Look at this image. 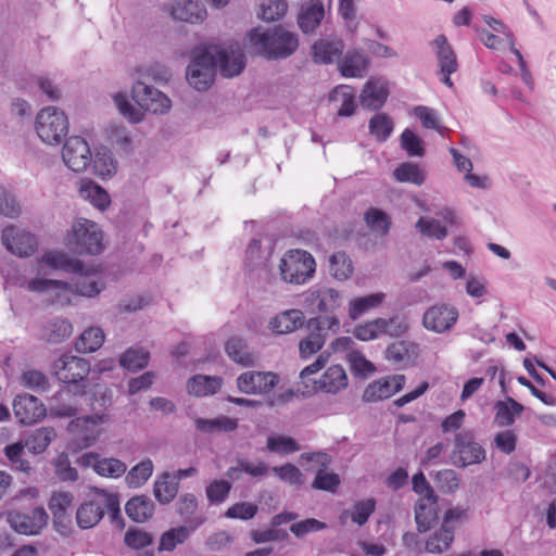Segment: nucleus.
I'll return each instance as SVG.
<instances>
[{
  "label": "nucleus",
  "mask_w": 556,
  "mask_h": 556,
  "mask_svg": "<svg viewBox=\"0 0 556 556\" xmlns=\"http://www.w3.org/2000/svg\"><path fill=\"white\" fill-rule=\"evenodd\" d=\"M179 491V484L170 472H163L154 481L153 495L163 505L169 504Z\"/></svg>",
  "instance_id": "36"
},
{
  "label": "nucleus",
  "mask_w": 556,
  "mask_h": 556,
  "mask_svg": "<svg viewBox=\"0 0 556 556\" xmlns=\"http://www.w3.org/2000/svg\"><path fill=\"white\" fill-rule=\"evenodd\" d=\"M20 383L24 388L36 392H46L50 388L49 378L43 372L36 369L25 370L20 378Z\"/></svg>",
  "instance_id": "56"
},
{
  "label": "nucleus",
  "mask_w": 556,
  "mask_h": 556,
  "mask_svg": "<svg viewBox=\"0 0 556 556\" xmlns=\"http://www.w3.org/2000/svg\"><path fill=\"white\" fill-rule=\"evenodd\" d=\"M127 516L136 522H144L154 514V504L146 495L131 497L125 506Z\"/></svg>",
  "instance_id": "42"
},
{
  "label": "nucleus",
  "mask_w": 556,
  "mask_h": 556,
  "mask_svg": "<svg viewBox=\"0 0 556 556\" xmlns=\"http://www.w3.org/2000/svg\"><path fill=\"white\" fill-rule=\"evenodd\" d=\"M366 225L375 232L386 236L390 230L391 220L387 213L383 211L371 207L364 216Z\"/></svg>",
  "instance_id": "54"
},
{
  "label": "nucleus",
  "mask_w": 556,
  "mask_h": 556,
  "mask_svg": "<svg viewBox=\"0 0 556 556\" xmlns=\"http://www.w3.org/2000/svg\"><path fill=\"white\" fill-rule=\"evenodd\" d=\"M438 519V497L420 498L415 506V521L420 533L428 531Z\"/></svg>",
  "instance_id": "31"
},
{
  "label": "nucleus",
  "mask_w": 556,
  "mask_h": 556,
  "mask_svg": "<svg viewBox=\"0 0 556 556\" xmlns=\"http://www.w3.org/2000/svg\"><path fill=\"white\" fill-rule=\"evenodd\" d=\"M344 42L338 37L320 38L313 46V58L316 63L330 64L338 61L343 53Z\"/></svg>",
  "instance_id": "25"
},
{
  "label": "nucleus",
  "mask_w": 556,
  "mask_h": 556,
  "mask_svg": "<svg viewBox=\"0 0 556 556\" xmlns=\"http://www.w3.org/2000/svg\"><path fill=\"white\" fill-rule=\"evenodd\" d=\"M325 344V336L316 330H311L309 334L299 343V353L301 358L306 359L316 354Z\"/></svg>",
  "instance_id": "57"
},
{
  "label": "nucleus",
  "mask_w": 556,
  "mask_h": 556,
  "mask_svg": "<svg viewBox=\"0 0 556 556\" xmlns=\"http://www.w3.org/2000/svg\"><path fill=\"white\" fill-rule=\"evenodd\" d=\"M111 421L108 413H94L73 418L66 426L73 445L78 450L93 446L105 432L104 425Z\"/></svg>",
  "instance_id": "3"
},
{
  "label": "nucleus",
  "mask_w": 556,
  "mask_h": 556,
  "mask_svg": "<svg viewBox=\"0 0 556 556\" xmlns=\"http://www.w3.org/2000/svg\"><path fill=\"white\" fill-rule=\"evenodd\" d=\"M22 287L30 292L49 294L58 301L68 300V295L73 290L71 283L40 277L25 281Z\"/></svg>",
  "instance_id": "22"
},
{
  "label": "nucleus",
  "mask_w": 556,
  "mask_h": 556,
  "mask_svg": "<svg viewBox=\"0 0 556 556\" xmlns=\"http://www.w3.org/2000/svg\"><path fill=\"white\" fill-rule=\"evenodd\" d=\"M525 410L523 405L516 402L511 397H506L503 401H497L494 404V422L498 427L511 426L516 418L519 417Z\"/></svg>",
  "instance_id": "34"
},
{
  "label": "nucleus",
  "mask_w": 556,
  "mask_h": 556,
  "mask_svg": "<svg viewBox=\"0 0 556 556\" xmlns=\"http://www.w3.org/2000/svg\"><path fill=\"white\" fill-rule=\"evenodd\" d=\"M324 16V4L320 1H311L302 7L298 23L303 33L309 34L316 30Z\"/></svg>",
  "instance_id": "32"
},
{
  "label": "nucleus",
  "mask_w": 556,
  "mask_h": 556,
  "mask_svg": "<svg viewBox=\"0 0 556 556\" xmlns=\"http://www.w3.org/2000/svg\"><path fill=\"white\" fill-rule=\"evenodd\" d=\"M304 314L300 309H286L269 320L268 327L276 334L292 333L304 325Z\"/></svg>",
  "instance_id": "28"
},
{
  "label": "nucleus",
  "mask_w": 556,
  "mask_h": 556,
  "mask_svg": "<svg viewBox=\"0 0 556 556\" xmlns=\"http://www.w3.org/2000/svg\"><path fill=\"white\" fill-rule=\"evenodd\" d=\"M389 96L388 83L381 77H371L364 85L359 101L361 105L367 110L381 109Z\"/></svg>",
  "instance_id": "21"
},
{
  "label": "nucleus",
  "mask_w": 556,
  "mask_h": 556,
  "mask_svg": "<svg viewBox=\"0 0 556 556\" xmlns=\"http://www.w3.org/2000/svg\"><path fill=\"white\" fill-rule=\"evenodd\" d=\"M288 11V3L285 0H267L261 5L260 17L266 22L280 20Z\"/></svg>",
  "instance_id": "64"
},
{
  "label": "nucleus",
  "mask_w": 556,
  "mask_h": 556,
  "mask_svg": "<svg viewBox=\"0 0 556 556\" xmlns=\"http://www.w3.org/2000/svg\"><path fill=\"white\" fill-rule=\"evenodd\" d=\"M72 324L62 318H55L47 323L43 327V338L49 343H60L72 334Z\"/></svg>",
  "instance_id": "45"
},
{
  "label": "nucleus",
  "mask_w": 556,
  "mask_h": 556,
  "mask_svg": "<svg viewBox=\"0 0 556 556\" xmlns=\"http://www.w3.org/2000/svg\"><path fill=\"white\" fill-rule=\"evenodd\" d=\"M73 501L74 495L68 491H56L51 494L48 507L53 516V523L59 531L67 528L70 522L67 510Z\"/></svg>",
  "instance_id": "26"
},
{
  "label": "nucleus",
  "mask_w": 556,
  "mask_h": 556,
  "mask_svg": "<svg viewBox=\"0 0 556 556\" xmlns=\"http://www.w3.org/2000/svg\"><path fill=\"white\" fill-rule=\"evenodd\" d=\"M222 379L212 376L198 375L188 381V392L195 396H207L215 394L222 387Z\"/></svg>",
  "instance_id": "44"
},
{
  "label": "nucleus",
  "mask_w": 556,
  "mask_h": 556,
  "mask_svg": "<svg viewBox=\"0 0 556 556\" xmlns=\"http://www.w3.org/2000/svg\"><path fill=\"white\" fill-rule=\"evenodd\" d=\"M459 481L458 473L453 469H442L434 475L437 488L442 493H455L459 488Z\"/></svg>",
  "instance_id": "59"
},
{
  "label": "nucleus",
  "mask_w": 556,
  "mask_h": 556,
  "mask_svg": "<svg viewBox=\"0 0 556 556\" xmlns=\"http://www.w3.org/2000/svg\"><path fill=\"white\" fill-rule=\"evenodd\" d=\"M244 47L250 53L270 60L286 59L296 51L299 38L281 26L269 29L255 27L247 34Z\"/></svg>",
  "instance_id": "2"
},
{
  "label": "nucleus",
  "mask_w": 556,
  "mask_h": 556,
  "mask_svg": "<svg viewBox=\"0 0 556 556\" xmlns=\"http://www.w3.org/2000/svg\"><path fill=\"white\" fill-rule=\"evenodd\" d=\"M62 159L72 170H85L91 163L89 144L79 136L70 137L64 143Z\"/></svg>",
  "instance_id": "14"
},
{
  "label": "nucleus",
  "mask_w": 556,
  "mask_h": 556,
  "mask_svg": "<svg viewBox=\"0 0 556 556\" xmlns=\"http://www.w3.org/2000/svg\"><path fill=\"white\" fill-rule=\"evenodd\" d=\"M338 68L344 77L361 78L369 68V59L359 49L351 50L339 62Z\"/></svg>",
  "instance_id": "27"
},
{
  "label": "nucleus",
  "mask_w": 556,
  "mask_h": 556,
  "mask_svg": "<svg viewBox=\"0 0 556 556\" xmlns=\"http://www.w3.org/2000/svg\"><path fill=\"white\" fill-rule=\"evenodd\" d=\"M25 445L23 441L13 443L11 445L5 446L4 453L8 459L12 463L15 469L29 473L31 470L30 463L23 458Z\"/></svg>",
  "instance_id": "61"
},
{
  "label": "nucleus",
  "mask_w": 556,
  "mask_h": 556,
  "mask_svg": "<svg viewBox=\"0 0 556 556\" xmlns=\"http://www.w3.org/2000/svg\"><path fill=\"white\" fill-rule=\"evenodd\" d=\"M418 355V346L415 343L397 341L390 344L386 351L388 361L395 365L405 366L412 363Z\"/></svg>",
  "instance_id": "40"
},
{
  "label": "nucleus",
  "mask_w": 556,
  "mask_h": 556,
  "mask_svg": "<svg viewBox=\"0 0 556 556\" xmlns=\"http://www.w3.org/2000/svg\"><path fill=\"white\" fill-rule=\"evenodd\" d=\"M195 429L205 434L231 432L238 428V420L227 416H218L212 419L195 418Z\"/></svg>",
  "instance_id": "37"
},
{
  "label": "nucleus",
  "mask_w": 556,
  "mask_h": 556,
  "mask_svg": "<svg viewBox=\"0 0 556 556\" xmlns=\"http://www.w3.org/2000/svg\"><path fill=\"white\" fill-rule=\"evenodd\" d=\"M393 122L384 113L374 115L369 121V132L378 141H386L393 131Z\"/></svg>",
  "instance_id": "50"
},
{
  "label": "nucleus",
  "mask_w": 556,
  "mask_h": 556,
  "mask_svg": "<svg viewBox=\"0 0 556 556\" xmlns=\"http://www.w3.org/2000/svg\"><path fill=\"white\" fill-rule=\"evenodd\" d=\"M55 438L53 427H40L29 432L23 443L31 454L37 455L43 453Z\"/></svg>",
  "instance_id": "35"
},
{
  "label": "nucleus",
  "mask_w": 556,
  "mask_h": 556,
  "mask_svg": "<svg viewBox=\"0 0 556 556\" xmlns=\"http://www.w3.org/2000/svg\"><path fill=\"white\" fill-rule=\"evenodd\" d=\"M38 265H45L52 269H60L68 273H78L83 270V263L80 261L75 260L61 251L45 252L38 261Z\"/></svg>",
  "instance_id": "29"
},
{
  "label": "nucleus",
  "mask_w": 556,
  "mask_h": 556,
  "mask_svg": "<svg viewBox=\"0 0 556 556\" xmlns=\"http://www.w3.org/2000/svg\"><path fill=\"white\" fill-rule=\"evenodd\" d=\"M68 118L66 114L55 108L41 109L36 116L35 129L40 140L47 144H60L68 132Z\"/></svg>",
  "instance_id": "6"
},
{
  "label": "nucleus",
  "mask_w": 556,
  "mask_h": 556,
  "mask_svg": "<svg viewBox=\"0 0 556 556\" xmlns=\"http://www.w3.org/2000/svg\"><path fill=\"white\" fill-rule=\"evenodd\" d=\"M454 443L455 447L453 454L454 457L458 459L455 464L460 467L480 464L486 457V452L483 446L476 442L472 434L468 431L457 433Z\"/></svg>",
  "instance_id": "11"
},
{
  "label": "nucleus",
  "mask_w": 556,
  "mask_h": 556,
  "mask_svg": "<svg viewBox=\"0 0 556 556\" xmlns=\"http://www.w3.org/2000/svg\"><path fill=\"white\" fill-rule=\"evenodd\" d=\"M77 274L78 276L75 283L72 285L73 290L71 293L76 292L83 296L91 298L104 289V274L100 268L93 266L86 267L83 264V270Z\"/></svg>",
  "instance_id": "19"
},
{
  "label": "nucleus",
  "mask_w": 556,
  "mask_h": 556,
  "mask_svg": "<svg viewBox=\"0 0 556 556\" xmlns=\"http://www.w3.org/2000/svg\"><path fill=\"white\" fill-rule=\"evenodd\" d=\"M104 515L101 503L89 501L83 503L76 511V521L79 528L90 529L99 523Z\"/></svg>",
  "instance_id": "43"
},
{
  "label": "nucleus",
  "mask_w": 556,
  "mask_h": 556,
  "mask_svg": "<svg viewBox=\"0 0 556 556\" xmlns=\"http://www.w3.org/2000/svg\"><path fill=\"white\" fill-rule=\"evenodd\" d=\"M103 231L97 223L87 218L73 222L67 235V244L79 254L96 255L103 251Z\"/></svg>",
  "instance_id": "4"
},
{
  "label": "nucleus",
  "mask_w": 556,
  "mask_h": 556,
  "mask_svg": "<svg viewBox=\"0 0 556 556\" xmlns=\"http://www.w3.org/2000/svg\"><path fill=\"white\" fill-rule=\"evenodd\" d=\"M149 357V352L141 348L129 349L121 356L119 364L128 370L136 371L148 365Z\"/></svg>",
  "instance_id": "51"
},
{
  "label": "nucleus",
  "mask_w": 556,
  "mask_h": 556,
  "mask_svg": "<svg viewBox=\"0 0 556 556\" xmlns=\"http://www.w3.org/2000/svg\"><path fill=\"white\" fill-rule=\"evenodd\" d=\"M205 517L195 516L189 521V526L167 530L161 535L157 549L160 552L173 551L177 545L182 544L190 536V533L203 525Z\"/></svg>",
  "instance_id": "24"
},
{
  "label": "nucleus",
  "mask_w": 556,
  "mask_h": 556,
  "mask_svg": "<svg viewBox=\"0 0 556 556\" xmlns=\"http://www.w3.org/2000/svg\"><path fill=\"white\" fill-rule=\"evenodd\" d=\"M386 299L383 292H376L365 296L355 298L349 302L348 313L352 320L358 319L367 312L379 307Z\"/></svg>",
  "instance_id": "41"
},
{
  "label": "nucleus",
  "mask_w": 556,
  "mask_h": 556,
  "mask_svg": "<svg viewBox=\"0 0 556 556\" xmlns=\"http://www.w3.org/2000/svg\"><path fill=\"white\" fill-rule=\"evenodd\" d=\"M154 466L151 459L147 458L134 466L126 475V483L130 488L142 486L152 476Z\"/></svg>",
  "instance_id": "48"
},
{
  "label": "nucleus",
  "mask_w": 556,
  "mask_h": 556,
  "mask_svg": "<svg viewBox=\"0 0 556 556\" xmlns=\"http://www.w3.org/2000/svg\"><path fill=\"white\" fill-rule=\"evenodd\" d=\"M404 384V375H394L375 380L366 387L363 393V401L371 403L389 399L402 390Z\"/></svg>",
  "instance_id": "20"
},
{
  "label": "nucleus",
  "mask_w": 556,
  "mask_h": 556,
  "mask_svg": "<svg viewBox=\"0 0 556 556\" xmlns=\"http://www.w3.org/2000/svg\"><path fill=\"white\" fill-rule=\"evenodd\" d=\"M78 194L100 211H104L111 203L109 193L90 179L79 180Z\"/></svg>",
  "instance_id": "30"
},
{
  "label": "nucleus",
  "mask_w": 556,
  "mask_h": 556,
  "mask_svg": "<svg viewBox=\"0 0 556 556\" xmlns=\"http://www.w3.org/2000/svg\"><path fill=\"white\" fill-rule=\"evenodd\" d=\"M13 410L22 425H34L47 415L45 404L38 397L27 393L18 394L14 399Z\"/></svg>",
  "instance_id": "15"
},
{
  "label": "nucleus",
  "mask_w": 556,
  "mask_h": 556,
  "mask_svg": "<svg viewBox=\"0 0 556 556\" xmlns=\"http://www.w3.org/2000/svg\"><path fill=\"white\" fill-rule=\"evenodd\" d=\"M315 390L328 394H338L349 386V378L341 365L328 367L318 380L314 381Z\"/></svg>",
  "instance_id": "23"
},
{
  "label": "nucleus",
  "mask_w": 556,
  "mask_h": 556,
  "mask_svg": "<svg viewBox=\"0 0 556 556\" xmlns=\"http://www.w3.org/2000/svg\"><path fill=\"white\" fill-rule=\"evenodd\" d=\"M458 319V311L450 304H434L422 316V326L434 333L450 331Z\"/></svg>",
  "instance_id": "10"
},
{
  "label": "nucleus",
  "mask_w": 556,
  "mask_h": 556,
  "mask_svg": "<svg viewBox=\"0 0 556 556\" xmlns=\"http://www.w3.org/2000/svg\"><path fill=\"white\" fill-rule=\"evenodd\" d=\"M127 465L115 457H101L97 466V475L104 478L117 479L125 475Z\"/></svg>",
  "instance_id": "55"
},
{
  "label": "nucleus",
  "mask_w": 556,
  "mask_h": 556,
  "mask_svg": "<svg viewBox=\"0 0 556 556\" xmlns=\"http://www.w3.org/2000/svg\"><path fill=\"white\" fill-rule=\"evenodd\" d=\"M435 52L441 81L448 88L453 87L451 75L458 68L457 58L445 36L440 35L431 41Z\"/></svg>",
  "instance_id": "16"
},
{
  "label": "nucleus",
  "mask_w": 556,
  "mask_h": 556,
  "mask_svg": "<svg viewBox=\"0 0 556 556\" xmlns=\"http://www.w3.org/2000/svg\"><path fill=\"white\" fill-rule=\"evenodd\" d=\"M278 381V376L271 371L249 370L237 378V387L245 394L261 395L269 393Z\"/></svg>",
  "instance_id": "13"
},
{
  "label": "nucleus",
  "mask_w": 556,
  "mask_h": 556,
  "mask_svg": "<svg viewBox=\"0 0 556 556\" xmlns=\"http://www.w3.org/2000/svg\"><path fill=\"white\" fill-rule=\"evenodd\" d=\"M315 270L316 263L312 254L300 249L287 251L279 264L281 279L293 285L306 283Z\"/></svg>",
  "instance_id": "5"
},
{
  "label": "nucleus",
  "mask_w": 556,
  "mask_h": 556,
  "mask_svg": "<svg viewBox=\"0 0 556 556\" xmlns=\"http://www.w3.org/2000/svg\"><path fill=\"white\" fill-rule=\"evenodd\" d=\"M329 270L337 280H348L353 274V264L345 252H337L330 256Z\"/></svg>",
  "instance_id": "47"
},
{
  "label": "nucleus",
  "mask_w": 556,
  "mask_h": 556,
  "mask_svg": "<svg viewBox=\"0 0 556 556\" xmlns=\"http://www.w3.org/2000/svg\"><path fill=\"white\" fill-rule=\"evenodd\" d=\"M131 92L134 100L146 111L164 114L170 109V100L163 92L142 81L134 84Z\"/></svg>",
  "instance_id": "12"
},
{
  "label": "nucleus",
  "mask_w": 556,
  "mask_h": 556,
  "mask_svg": "<svg viewBox=\"0 0 556 556\" xmlns=\"http://www.w3.org/2000/svg\"><path fill=\"white\" fill-rule=\"evenodd\" d=\"M108 136L113 147L123 152L130 151L132 140L130 131L126 127L113 125L109 128Z\"/></svg>",
  "instance_id": "63"
},
{
  "label": "nucleus",
  "mask_w": 556,
  "mask_h": 556,
  "mask_svg": "<svg viewBox=\"0 0 556 556\" xmlns=\"http://www.w3.org/2000/svg\"><path fill=\"white\" fill-rule=\"evenodd\" d=\"M414 115L421 122V125L428 129H434L442 134L445 127L441 125L439 113L429 106L418 105L414 108Z\"/></svg>",
  "instance_id": "58"
},
{
  "label": "nucleus",
  "mask_w": 556,
  "mask_h": 556,
  "mask_svg": "<svg viewBox=\"0 0 556 556\" xmlns=\"http://www.w3.org/2000/svg\"><path fill=\"white\" fill-rule=\"evenodd\" d=\"M48 514L43 507H36L30 513H11L8 516L10 526L18 533L37 534L47 526Z\"/></svg>",
  "instance_id": "17"
},
{
  "label": "nucleus",
  "mask_w": 556,
  "mask_h": 556,
  "mask_svg": "<svg viewBox=\"0 0 556 556\" xmlns=\"http://www.w3.org/2000/svg\"><path fill=\"white\" fill-rule=\"evenodd\" d=\"M375 501L371 498L355 503L352 508L344 509L340 514V525L345 526L350 520L358 526L365 525L371 514L375 511Z\"/></svg>",
  "instance_id": "39"
},
{
  "label": "nucleus",
  "mask_w": 556,
  "mask_h": 556,
  "mask_svg": "<svg viewBox=\"0 0 556 556\" xmlns=\"http://www.w3.org/2000/svg\"><path fill=\"white\" fill-rule=\"evenodd\" d=\"M93 167L97 175L103 178L111 177L117 170V162L109 149L102 148L96 153Z\"/></svg>",
  "instance_id": "49"
},
{
  "label": "nucleus",
  "mask_w": 556,
  "mask_h": 556,
  "mask_svg": "<svg viewBox=\"0 0 556 556\" xmlns=\"http://www.w3.org/2000/svg\"><path fill=\"white\" fill-rule=\"evenodd\" d=\"M1 242L11 254L18 257L31 256L38 247L36 237L16 225H9L2 230Z\"/></svg>",
  "instance_id": "7"
},
{
  "label": "nucleus",
  "mask_w": 556,
  "mask_h": 556,
  "mask_svg": "<svg viewBox=\"0 0 556 556\" xmlns=\"http://www.w3.org/2000/svg\"><path fill=\"white\" fill-rule=\"evenodd\" d=\"M343 304L341 292L334 288L316 285L305 293V305L307 308L318 313H333Z\"/></svg>",
  "instance_id": "8"
},
{
  "label": "nucleus",
  "mask_w": 556,
  "mask_h": 556,
  "mask_svg": "<svg viewBox=\"0 0 556 556\" xmlns=\"http://www.w3.org/2000/svg\"><path fill=\"white\" fill-rule=\"evenodd\" d=\"M329 101L338 108L339 116H351L355 111V93L352 87L340 85L329 94Z\"/></svg>",
  "instance_id": "38"
},
{
  "label": "nucleus",
  "mask_w": 556,
  "mask_h": 556,
  "mask_svg": "<svg viewBox=\"0 0 556 556\" xmlns=\"http://www.w3.org/2000/svg\"><path fill=\"white\" fill-rule=\"evenodd\" d=\"M51 371L64 383H77L89 374L90 365L85 358L63 355L53 362Z\"/></svg>",
  "instance_id": "9"
},
{
  "label": "nucleus",
  "mask_w": 556,
  "mask_h": 556,
  "mask_svg": "<svg viewBox=\"0 0 556 556\" xmlns=\"http://www.w3.org/2000/svg\"><path fill=\"white\" fill-rule=\"evenodd\" d=\"M454 541V528L451 525H441L425 542V551L429 554H443L447 552Z\"/></svg>",
  "instance_id": "33"
},
{
  "label": "nucleus",
  "mask_w": 556,
  "mask_h": 556,
  "mask_svg": "<svg viewBox=\"0 0 556 556\" xmlns=\"http://www.w3.org/2000/svg\"><path fill=\"white\" fill-rule=\"evenodd\" d=\"M217 67L225 77L237 76L243 71L244 54L238 43L228 47L210 45L197 48L187 70L189 85L199 91L207 90L214 81Z\"/></svg>",
  "instance_id": "1"
},
{
  "label": "nucleus",
  "mask_w": 556,
  "mask_h": 556,
  "mask_svg": "<svg viewBox=\"0 0 556 556\" xmlns=\"http://www.w3.org/2000/svg\"><path fill=\"white\" fill-rule=\"evenodd\" d=\"M394 177L401 182L420 186L425 182V172L414 163H403L394 169Z\"/></svg>",
  "instance_id": "52"
},
{
  "label": "nucleus",
  "mask_w": 556,
  "mask_h": 556,
  "mask_svg": "<svg viewBox=\"0 0 556 556\" xmlns=\"http://www.w3.org/2000/svg\"><path fill=\"white\" fill-rule=\"evenodd\" d=\"M231 490V483L227 480H213L205 489L207 501L211 504H222L226 501Z\"/></svg>",
  "instance_id": "62"
},
{
  "label": "nucleus",
  "mask_w": 556,
  "mask_h": 556,
  "mask_svg": "<svg viewBox=\"0 0 556 556\" xmlns=\"http://www.w3.org/2000/svg\"><path fill=\"white\" fill-rule=\"evenodd\" d=\"M165 11L176 21L190 24L202 23L207 11L200 0H174L165 4Z\"/></svg>",
  "instance_id": "18"
},
{
  "label": "nucleus",
  "mask_w": 556,
  "mask_h": 556,
  "mask_svg": "<svg viewBox=\"0 0 556 556\" xmlns=\"http://www.w3.org/2000/svg\"><path fill=\"white\" fill-rule=\"evenodd\" d=\"M55 476L61 481L75 482L78 480V471L72 467L68 455L66 453H60L53 459Z\"/></svg>",
  "instance_id": "60"
},
{
  "label": "nucleus",
  "mask_w": 556,
  "mask_h": 556,
  "mask_svg": "<svg viewBox=\"0 0 556 556\" xmlns=\"http://www.w3.org/2000/svg\"><path fill=\"white\" fill-rule=\"evenodd\" d=\"M104 342V332L99 327L86 329L75 343V348L81 353H92L99 350Z\"/></svg>",
  "instance_id": "46"
},
{
  "label": "nucleus",
  "mask_w": 556,
  "mask_h": 556,
  "mask_svg": "<svg viewBox=\"0 0 556 556\" xmlns=\"http://www.w3.org/2000/svg\"><path fill=\"white\" fill-rule=\"evenodd\" d=\"M226 352L236 363L250 365L253 363V355L249 352L247 344L242 339L233 337L226 342Z\"/></svg>",
  "instance_id": "53"
}]
</instances>
